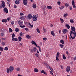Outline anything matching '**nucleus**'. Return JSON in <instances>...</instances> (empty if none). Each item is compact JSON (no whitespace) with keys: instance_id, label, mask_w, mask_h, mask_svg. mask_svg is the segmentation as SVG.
<instances>
[{"instance_id":"61","label":"nucleus","mask_w":76,"mask_h":76,"mask_svg":"<svg viewBox=\"0 0 76 76\" xmlns=\"http://www.w3.org/2000/svg\"><path fill=\"white\" fill-rule=\"evenodd\" d=\"M69 39L70 41H72V39H71V37H69Z\"/></svg>"},{"instance_id":"9","label":"nucleus","mask_w":76,"mask_h":76,"mask_svg":"<svg viewBox=\"0 0 76 76\" xmlns=\"http://www.w3.org/2000/svg\"><path fill=\"white\" fill-rule=\"evenodd\" d=\"M34 72H35L36 73H37V72H39L38 69H37V68H35L34 69Z\"/></svg>"},{"instance_id":"17","label":"nucleus","mask_w":76,"mask_h":76,"mask_svg":"<svg viewBox=\"0 0 76 76\" xmlns=\"http://www.w3.org/2000/svg\"><path fill=\"white\" fill-rule=\"evenodd\" d=\"M15 3L16 4H19L20 3V2L16 0L15 1Z\"/></svg>"},{"instance_id":"21","label":"nucleus","mask_w":76,"mask_h":76,"mask_svg":"<svg viewBox=\"0 0 76 76\" xmlns=\"http://www.w3.org/2000/svg\"><path fill=\"white\" fill-rule=\"evenodd\" d=\"M31 43L32 44H34V45H35L36 44H37V43H36V42H35V41L34 40H32V41H31Z\"/></svg>"},{"instance_id":"35","label":"nucleus","mask_w":76,"mask_h":76,"mask_svg":"<svg viewBox=\"0 0 76 76\" xmlns=\"http://www.w3.org/2000/svg\"><path fill=\"white\" fill-rule=\"evenodd\" d=\"M60 20L61 23H63V22H64V20H63V19H62L60 18Z\"/></svg>"},{"instance_id":"33","label":"nucleus","mask_w":76,"mask_h":76,"mask_svg":"<svg viewBox=\"0 0 76 76\" xmlns=\"http://www.w3.org/2000/svg\"><path fill=\"white\" fill-rule=\"evenodd\" d=\"M60 47L61 48H63L64 47V45H61V44H60Z\"/></svg>"},{"instance_id":"40","label":"nucleus","mask_w":76,"mask_h":76,"mask_svg":"<svg viewBox=\"0 0 76 76\" xmlns=\"http://www.w3.org/2000/svg\"><path fill=\"white\" fill-rule=\"evenodd\" d=\"M70 22H71L72 23H74V21L73 20H70Z\"/></svg>"},{"instance_id":"60","label":"nucleus","mask_w":76,"mask_h":76,"mask_svg":"<svg viewBox=\"0 0 76 76\" xmlns=\"http://www.w3.org/2000/svg\"><path fill=\"white\" fill-rule=\"evenodd\" d=\"M69 9L70 10H72V7L71 6L69 7Z\"/></svg>"},{"instance_id":"22","label":"nucleus","mask_w":76,"mask_h":76,"mask_svg":"<svg viewBox=\"0 0 76 76\" xmlns=\"http://www.w3.org/2000/svg\"><path fill=\"white\" fill-rule=\"evenodd\" d=\"M7 73H10V71H9V68H7Z\"/></svg>"},{"instance_id":"31","label":"nucleus","mask_w":76,"mask_h":76,"mask_svg":"<svg viewBox=\"0 0 76 76\" xmlns=\"http://www.w3.org/2000/svg\"><path fill=\"white\" fill-rule=\"evenodd\" d=\"M18 38L19 39V41H21V40H22V38H21V37H19Z\"/></svg>"},{"instance_id":"58","label":"nucleus","mask_w":76,"mask_h":76,"mask_svg":"<svg viewBox=\"0 0 76 76\" xmlns=\"http://www.w3.org/2000/svg\"><path fill=\"white\" fill-rule=\"evenodd\" d=\"M24 14L23 13H21L20 14V16H22V15H23Z\"/></svg>"},{"instance_id":"3","label":"nucleus","mask_w":76,"mask_h":76,"mask_svg":"<svg viewBox=\"0 0 76 76\" xmlns=\"http://www.w3.org/2000/svg\"><path fill=\"white\" fill-rule=\"evenodd\" d=\"M4 12L6 13H8V10L6 7H5L4 9Z\"/></svg>"},{"instance_id":"14","label":"nucleus","mask_w":76,"mask_h":76,"mask_svg":"<svg viewBox=\"0 0 76 76\" xmlns=\"http://www.w3.org/2000/svg\"><path fill=\"white\" fill-rule=\"evenodd\" d=\"M67 32V29H64V31H63V34H65L66 33V32Z\"/></svg>"},{"instance_id":"29","label":"nucleus","mask_w":76,"mask_h":76,"mask_svg":"<svg viewBox=\"0 0 76 76\" xmlns=\"http://www.w3.org/2000/svg\"><path fill=\"white\" fill-rule=\"evenodd\" d=\"M20 28H25V27H26V26H25V25H23V26L20 25Z\"/></svg>"},{"instance_id":"47","label":"nucleus","mask_w":76,"mask_h":76,"mask_svg":"<svg viewBox=\"0 0 76 76\" xmlns=\"http://www.w3.org/2000/svg\"><path fill=\"white\" fill-rule=\"evenodd\" d=\"M16 7H17V6H16V5L15 4L14 5V8L15 9V8H16Z\"/></svg>"},{"instance_id":"52","label":"nucleus","mask_w":76,"mask_h":76,"mask_svg":"<svg viewBox=\"0 0 76 76\" xmlns=\"http://www.w3.org/2000/svg\"><path fill=\"white\" fill-rule=\"evenodd\" d=\"M14 21H12L11 22V25H14Z\"/></svg>"},{"instance_id":"32","label":"nucleus","mask_w":76,"mask_h":76,"mask_svg":"<svg viewBox=\"0 0 76 76\" xmlns=\"http://www.w3.org/2000/svg\"><path fill=\"white\" fill-rule=\"evenodd\" d=\"M9 31L10 32H12V31H13V30H12V29L11 28H9Z\"/></svg>"},{"instance_id":"28","label":"nucleus","mask_w":76,"mask_h":76,"mask_svg":"<svg viewBox=\"0 0 76 76\" xmlns=\"http://www.w3.org/2000/svg\"><path fill=\"white\" fill-rule=\"evenodd\" d=\"M63 58L64 60H65L66 58V56L64 54L63 55Z\"/></svg>"},{"instance_id":"11","label":"nucleus","mask_w":76,"mask_h":76,"mask_svg":"<svg viewBox=\"0 0 76 76\" xmlns=\"http://www.w3.org/2000/svg\"><path fill=\"white\" fill-rule=\"evenodd\" d=\"M18 23L19 25H22V24L23 23V22H21V21L19 20L18 22Z\"/></svg>"},{"instance_id":"39","label":"nucleus","mask_w":76,"mask_h":76,"mask_svg":"<svg viewBox=\"0 0 76 76\" xmlns=\"http://www.w3.org/2000/svg\"><path fill=\"white\" fill-rule=\"evenodd\" d=\"M12 38H14L15 37V35L14 34V33H13L12 35Z\"/></svg>"},{"instance_id":"5","label":"nucleus","mask_w":76,"mask_h":76,"mask_svg":"<svg viewBox=\"0 0 76 76\" xmlns=\"http://www.w3.org/2000/svg\"><path fill=\"white\" fill-rule=\"evenodd\" d=\"M66 71L68 73H69L70 70V67L69 66H67L66 69Z\"/></svg>"},{"instance_id":"19","label":"nucleus","mask_w":76,"mask_h":76,"mask_svg":"<svg viewBox=\"0 0 76 76\" xmlns=\"http://www.w3.org/2000/svg\"><path fill=\"white\" fill-rule=\"evenodd\" d=\"M51 34L53 35V36H54L55 35V34H54V32L53 31H52L51 32Z\"/></svg>"},{"instance_id":"18","label":"nucleus","mask_w":76,"mask_h":76,"mask_svg":"<svg viewBox=\"0 0 76 76\" xmlns=\"http://www.w3.org/2000/svg\"><path fill=\"white\" fill-rule=\"evenodd\" d=\"M26 38H28V39H31V37L28 35H27L26 36Z\"/></svg>"},{"instance_id":"59","label":"nucleus","mask_w":76,"mask_h":76,"mask_svg":"<svg viewBox=\"0 0 76 76\" xmlns=\"http://www.w3.org/2000/svg\"><path fill=\"white\" fill-rule=\"evenodd\" d=\"M73 8H75L76 9V6H75V4H74V5H73Z\"/></svg>"},{"instance_id":"57","label":"nucleus","mask_w":76,"mask_h":76,"mask_svg":"<svg viewBox=\"0 0 76 76\" xmlns=\"http://www.w3.org/2000/svg\"><path fill=\"white\" fill-rule=\"evenodd\" d=\"M73 60L74 61L76 60V56H75L73 58Z\"/></svg>"},{"instance_id":"55","label":"nucleus","mask_w":76,"mask_h":76,"mask_svg":"<svg viewBox=\"0 0 76 76\" xmlns=\"http://www.w3.org/2000/svg\"><path fill=\"white\" fill-rule=\"evenodd\" d=\"M57 3L58 5H60V2L58 1Z\"/></svg>"},{"instance_id":"53","label":"nucleus","mask_w":76,"mask_h":76,"mask_svg":"<svg viewBox=\"0 0 76 76\" xmlns=\"http://www.w3.org/2000/svg\"><path fill=\"white\" fill-rule=\"evenodd\" d=\"M20 36L21 37H22V32L20 33Z\"/></svg>"},{"instance_id":"46","label":"nucleus","mask_w":76,"mask_h":76,"mask_svg":"<svg viewBox=\"0 0 76 76\" xmlns=\"http://www.w3.org/2000/svg\"><path fill=\"white\" fill-rule=\"evenodd\" d=\"M47 38H45V37H44L43 38V41H46V40H47Z\"/></svg>"},{"instance_id":"20","label":"nucleus","mask_w":76,"mask_h":76,"mask_svg":"<svg viewBox=\"0 0 76 76\" xmlns=\"http://www.w3.org/2000/svg\"><path fill=\"white\" fill-rule=\"evenodd\" d=\"M20 19L21 20H24L25 19V17L22 16V17H21L20 18Z\"/></svg>"},{"instance_id":"43","label":"nucleus","mask_w":76,"mask_h":76,"mask_svg":"<svg viewBox=\"0 0 76 76\" xmlns=\"http://www.w3.org/2000/svg\"><path fill=\"white\" fill-rule=\"evenodd\" d=\"M58 56H56V61H58V60H59V59H58Z\"/></svg>"},{"instance_id":"30","label":"nucleus","mask_w":76,"mask_h":76,"mask_svg":"<svg viewBox=\"0 0 76 76\" xmlns=\"http://www.w3.org/2000/svg\"><path fill=\"white\" fill-rule=\"evenodd\" d=\"M16 70H17V71L20 72V69L18 67L16 68Z\"/></svg>"},{"instance_id":"25","label":"nucleus","mask_w":76,"mask_h":76,"mask_svg":"<svg viewBox=\"0 0 76 76\" xmlns=\"http://www.w3.org/2000/svg\"><path fill=\"white\" fill-rule=\"evenodd\" d=\"M48 8V9H52V7L51 6H47Z\"/></svg>"},{"instance_id":"48","label":"nucleus","mask_w":76,"mask_h":76,"mask_svg":"<svg viewBox=\"0 0 76 76\" xmlns=\"http://www.w3.org/2000/svg\"><path fill=\"white\" fill-rule=\"evenodd\" d=\"M67 14H64V18H66V16H67Z\"/></svg>"},{"instance_id":"10","label":"nucleus","mask_w":76,"mask_h":76,"mask_svg":"<svg viewBox=\"0 0 76 76\" xmlns=\"http://www.w3.org/2000/svg\"><path fill=\"white\" fill-rule=\"evenodd\" d=\"M32 7L33 8H34V9H36V8H37V5H36L35 3L33 4Z\"/></svg>"},{"instance_id":"13","label":"nucleus","mask_w":76,"mask_h":76,"mask_svg":"<svg viewBox=\"0 0 76 76\" xmlns=\"http://www.w3.org/2000/svg\"><path fill=\"white\" fill-rule=\"evenodd\" d=\"M12 40L14 41H18V39L17 38H14L12 39Z\"/></svg>"},{"instance_id":"24","label":"nucleus","mask_w":76,"mask_h":76,"mask_svg":"<svg viewBox=\"0 0 76 76\" xmlns=\"http://www.w3.org/2000/svg\"><path fill=\"white\" fill-rule=\"evenodd\" d=\"M72 6H74V5H75V1L74 0H72Z\"/></svg>"},{"instance_id":"1","label":"nucleus","mask_w":76,"mask_h":76,"mask_svg":"<svg viewBox=\"0 0 76 76\" xmlns=\"http://www.w3.org/2000/svg\"><path fill=\"white\" fill-rule=\"evenodd\" d=\"M32 19L33 21H36L37 20V16L35 15H34L32 16Z\"/></svg>"},{"instance_id":"41","label":"nucleus","mask_w":76,"mask_h":76,"mask_svg":"<svg viewBox=\"0 0 76 76\" xmlns=\"http://www.w3.org/2000/svg\"><path fill=\"white\" fill-rule=\"evenodd\" d=\"M65 6H66V7H68V6H69V5L68 4L66 3L65 4Z\"/></svg>"},{"instance_id":"51","label":"nucleus","mask_w":76,"mask_h":76,"mask_svg":"<svg viewBox=\"0 0 76 76\" xmlns=\"http://www.w3.org/2000/svg\"><path fill=\"white\" fill-rule=\"evenodd\" d=\"M10 18H11L10 17H9L8 18H7V20L8 22L9 21V20H10Z\"/></svg>"},{"instance_id":"54","label":"nucleus","mask_w":76,"mask_h":76,"mask_svg":"<svg viewBox=\"0 0 76 76\" xmlns=\"http://www.w3.org/2000/svg\"><path fill=\"white\" fill-rule=\"evenodd\" d=\"M25 30H26V31H28V28H25Z\"/></svg>"},{"instance_id":"7","label":"nucleus","mask_w":76,"mask_h":76,"mask_svg":"<svg viewBox=\"0 0 76 76\" xmlns=\"http://www.w3.org/2000/svg\"><path fill=\"white\" fill-rule=\"evenodd\" d=\"M28 0H23V4L24 5H27Z\"/></svg>"},{"instance_id":"16","label":"nucleus","mask_w":76,"mask_h":76,"mask_svg":"<svg viewBox=\"0 0 76 76\" xmlns=\"http://www.w3.org/2000/svg\"><path fill=\"white\" fill-rule=\"evenodd\" d=\"M41 73H43V74H45V75H47V73L45 72V71H44V70H42L41 71Z\"/></svg>"},{"instance_id":"6","label":"nucleus","mask_w":76,"mask_h":76,"mask_svg":"<svg viewBox=\"0 0 76 76\" xmlns=\"http://www.w3.org/2000/svg\"><path fill=\"white\" fill-rule=\"evenodd\" d=\"M1 2L2 4L1 5L2 6L3 8H4L5 7V3H6V2L4 1H2Z\"/></svg>"},{"instance_id":"26","label":"nucleus","mask_w":76,"mask_h":76,"mask_svg":"<svg viewBox=\"0 0 76 76\" xmlns=\"http://www.w3.org/2000/svg\"><path fill=\"white\" fill-rule=\"evenodd\" d=\"M36 30H37V32L38 33H39V34H40L41 32L40 31H39V29H38V28H37L36 29Z\"/></svg>"},{"instance_id":"12","label":"nucleus","mask_w":76,"mask_h":76,"mask_svg":"<svg viewBox=\"0 0 76 76\" xmlns=\"http://www.w3.org/2000/svg\"><path fill=\"white\" fill-rule=\"evenodd\" d=\"M65 26L68 29H70V26L69 25L66 23V24Z\"/></svg>"},{"instance_id":"50","label":"nucleus","mask_w":76,"mask_h":76,"mask_svg":"<svg viewBox=\"0 0 76 76\" xmlns=\"http://www.w3.org/2000/svg\"><path fill=\"white\" fill-rule=\"evenodd\" d=\"M4 50H8V48L7 47H5V48H4Z\"/></svg>"},{"instance_id":"38","label":"nucleus","mask_w":76,"mask_h":76,"mask_svg":"<svg viewBox=\"0 0 76 76\" xmlns=\"http://www.w3.org/2000/svg\"><path fill=\"white\" fill-rule=\"evenodd\" d=\"M45 66H47V67H48L49 66L48 64L46 63H45Z\"/></svg>"},{"instance_id":"8","label":"nucleus","mask_w":76,"mask_h":76,"mask_svg":"<svg viewBox=\"0 0 76 76\" xmlns=\"http://www.w3.org/2000/svg\"><path fill=\"white\" fill-rule=\"evenodd\" d=\"M28 19H32V15H31V14H29L28 15Z\"/></svg>"},{"instance_id":"34","label":"nucleus","mask_w":76,"mask_h":76,"mask_svg":"<svg viewBox=\"0 0 76 76\" xmlns=\"http://www.w3.org/2000/svg\"><path fill=\"white\" fill-rule=\"evenodd\" d=\"M35 55L36 57H38V58H39V56H38V54L37 53H36Z\"/></svg>"},{"instance_id":"42","label":"nucleus","mask_w":76,"mask_h":76,"mask_svg":"<svg viewBox=\"0 0 76 76\" xmlns=\"http://www.w3.org/2000/svg\"><path fill=\"white\" fill-rule=\"evenodd\" d=\"M1 44L2 45H5V42H2L1 43Z\"/></svg>"},{"instance_id":"4","label":"nucleus","mask_w":76,"mask_h":76,"mask_svg":"<svg viewBox=\"0 0 76 76\" xmlns=\"http://www.w3.org/2000/svg\"><path fill=\"white\" fill-rule=\"evenodd\" d=\"M10 72H11L14 70V68L12 66L10 67L9 69Z\"/></svg>"},{"instance_id":"49","label":"nucleus","mask_w":76,"mask_h":76,"mask_svg":"<svg viewBox=\"0 0 76 76\" xmlns=\"http://www.w3.org/2000/svg\"><path fill=\"white\" fill-rule=\"evenodd\" d=\"M43 31H44L45 32H47V30L45 29V28H43Z\"/></svg>"},{"instance_id":"27","label":"nucleus","mask_w":76,"mask_h":76,"mask_svg":"<svg viewBox=\"0 0 76 76\" xmlns=\"http://www.w3.org/2000/svg\"><path fill=\"white\" fill-rule=\"evenodd\" d=\"M19 29L18 28H16L15 29V31L17 32H19Z\"/></svg>"},{"instance_id":"23","label":"nucleus","mask_w":76,"mask_h":76,"mask_svg":"<svg viewBox=\"0 0 76 76\" xmlns=\"http://www.w3.org/2000/svg\"><path fill=\"white\" fill-rule=\"evenodd\" d=\"M60 42L62 44H64V41L63 40H62V39H61L60 40Z\"/></svg>"},{"instance_id":"63","label":"nucleus","mask_w":76,"mask_h":76,"mask_svg":"<svg viewBox=\"0 0 76 76\" xmlns=\"http://www.w3.org/2000/svg\"><path fill=\"white\" fill-rule=\"evenodd\" d=\"M50 27H53V24H50Z\"/></svg>"},{"instance_id":"36","label":"nucleus","mask_w":76,"mask_h":76,"mask_svg":"<svg viewBox=\"0 0 76 76\" xmlns=\"http://www.w3.org/2000/svg\"><path fill=\"white\" fill-rule=\"evenodd\" d=\"M56 56L57 57H59V56H60V53H59V52L57 53V54Z\"/></svg>"},{"instance_id":"64","label":"nucleus","mask_w":76,"mask_h":76,"mask_svg":"<svg viewBox=\"0 0 76 76\" xmlns=\"http://www.w3.org/2000/svg\"><path fill=\"white\" fill-rule=\"evenodd\" d=\"M49 68L50 69H50H52V67H51V66H49Z\"/></svg>"},{"instance_id":"45","label":"nucleus","mask_w":76,"mask_h":76,"mask_svg":"<svg viewBox=\"0 0 76 76\" xmlns=\"http://www.w3.org/2000/svg\"><path fill=\"white\" fill-rule=\"evenodd\" d=\"M4 32H2L1 34V35L2 36H3L4 35Z\"/></svg>"},{"instance_id":"62","label":"nucleus","mask_w":76,"mask_h":76,"mask_svg":"<svg viewBox=\"0 0 76 76\" xmlns=\"http://www.w3.org/2000/svg\"><path fill=\"white\" fill-rule=\"evenodd\" d=\"M59 34L60 35L61 34V30H59Z\"/></svg>"},{"instance_id":"37","label":"nucleus","mask_w":76,"mask_h":76,"mask_svg":"<svg viewBox=\"0 0 76 76\" xmlns=\"http://www.w3.org/2000/svg\"><path fill=\"white\" fill-rule=\"evenodd\" d=\"M0 51H3V49L1 47H0Z\"/></svg>"},{"instance_id":"56","label":"nucleus","mask_w":76,"mask_h":76,"mask_svg":"<svg viewBox=\"0 0 76 76\" xmlns=\"http://www.w3.org/2000/svg\"><path fill=\"white\" fill-rule=\"evenodd\" d=\"M50 73L51 74V75H53V73L52 72L50 71Z\"/></svg>"},{"instance_id":"44","label":"nucleus","mask_w":76,"mask_h":76,"mask_svg":"<svg viewBox=\"0 0 76 76\" xmlns=\"http://www.w3.org/2000/svg\"><path fill=\"white\" fill-rule=\"evenodd\" d=\"M28 24L30 25V26L31 28H32L33 27V25H31V23H29Z\"/></svg>"},{"instance_id":"2","label":"nucleus","mask_w":76,"mask_h":76,"mask_svg":"<svg viewBox=\"0 0 76 76\" xmlns=\"http://www.w3.org/2000/svg\"><path fill=\"white\" fill-rule=\"evenodd\" d=\"M37 51V48L35 47H34L33 49H31L30 51L32 53H34V52H35Z\"/></svg>"},{"instance_id":"15","label":"nucleus","mask_w":76,"mask_h":76,"mask_svg":"<svg viewBox=\"0 0 76 76\" xmlns=\"http://www.w3.org/2000/svg\"><path fill=\"white\" fill-rule=\"evenodd\" d=\"M7 19H3L2 20V22H5V23H6L7 22Z\"/></svg>"}]
</instances>
